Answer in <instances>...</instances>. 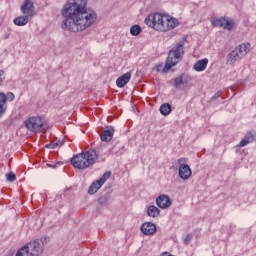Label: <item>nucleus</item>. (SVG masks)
<instances>
[{"instance_id": "nucleus-21", "label": "nucleus", "mask_w": 256, "mask_h": 256, "mask_svg": "<svg viewBox=\"0 0 256 256\" xmlns=\"http://www.w3.org/2000/svg\"><path fill=\"white\" fill-rule=\"evenodd\" d=\"M130 34L133 35V37H137V35H140L141 34V26L133 25L130 28Z\"/></svg>"}, {"instance_id": "nucleus-2", "label": "nucleus", "mask_w": 256, "mask_h": 256, "mask_svg": "<svg viewBox=\"0 0 256 256\" xmlns=\"http://www.w3.org/2000/svg\"><path fill=\"white\" fill-rule=\"evenodd\" d=\"M144 23L151 27L152 29H155V31H171V29H175L179 25V20L175 18H171V16L163 15L160 13H154L148 15Z\"/></svg>"}, {"instance_id": "nucleus-34", "label": "nucleus", "mask_w": 256, "mask_h": 256, "mask_svg": "<svg viewBox=\"0 0 256 256\" xmlns=\"http://www.w3.org/2000/svg\"><path fill=\"white\" fill-rule=\"evenodd\" d=\"M161 256H173V255L169 254V252H164Z\"/></svg>"}, {"instance_id": "nucleus-31", "label": "nucleus", "mask_w": 256, "mask_h": 256, "mask_svg": "<svg viewBox=\"0 0 256 256\" xmlns=\"http://www.w3.org/2000/svg\"><path fill=\"white\" fill-rule=\"evenodd\" d=\"M222 92L218 91L216 92L212 97H211V101H215V99H219V97H221Z\"/></svg>"}, {"instance_id": "nucleus-13", "label": "nucleus", "mask_w": 256, "mask_h": 256, "mask_svg": "<svg viewBox=\"0 0 256 256\" xmlns=\"http://www.w3.org/2000/svg\"><path fill=\"white\" fill-rule=\"evenodd\" d=\"M114 134H115V128L113 126H108L106 127V130H104L100 135V139L101 141L109 143V141L113 139Z\"/></svg>"}, {"instance_id": "nucleus-23", "label": "nucleus", "mask_w": 256, "mask_h": 256, "mask_svg": "<svg viewBox=\"0 0 256 256\" xmlns=\"http://www.w3.org/2000/svg\"><path fill=\"white\" fill-rule=\"evenodd\" d=\"M233 27H235V22H233L231 20H226L224 29H226L227 31H233Z\"/></svg>"}, {"instance_id": "nucleus-25", "label": "nucleus", "mask_w": 256, "mask_h": 256, "mask_svg": "<svg viewBox=\"0 0 256 256\" xmlns=\"http://www.w3.org/2000/svg\"><path fill=\"white\" fill-rule=\"evenodd\" d=\"M59 147V142L52 141L45 145L46 149H57Z\"/></svg>"}, {"instance_id": "nucleus-9", "label": "nucleus", "mask_w": 256, "mask_h": 256, "mask_svg": "<svg viewBox=\"0 0 256 256\" xmlns=\"http://www.w3.org/2000/svg\"><path fill=\"white\" fill-rule=\"evenodd\" d=\"M192 174L193 172L191 171L189 164H181L179 166L178 175L180 179H183V181H187Z\"/></svg>"}, {"instance_id": "nucleus-33", "label": "nucleus", "mask_w": 256, "mask_h": 256, "mask_svg": "<svg viewBox=\"0 0 256 256\" xmlns=\"http://www.w3.org/2000/svg\"><path fill=\"white\" fill-rule=\"evenodd\" d=\"M186 161H187V158H179L178 159L179 167H181V165H184L183 163H185Z\"/></svg>"}, {"instance_id": "nucleus-14", "label": "nucleus", "mask_w": 256, "mask_h": 256, "mask_svg": "<svg viewBox=\"0 0 256 256\" xmlns=\"http://www.w3.org/2000/svg\"><path fill=\"white\" fill-rule=\"evenodd\" d=\"M131 81V72H127L123 74L122 76L118 77L116 80V85L119 87V89H123L127 83Z\"/></svg>"}, {"instance_id": "nucleus-28", "label": "nucleus", "mask_w": 256, "mask_h": 256, "mask_svg": "<svg viewBox=\"0 0 256 256\" xmlns=\"http://www.w3.org/2000/svg\"><path fill=\"white\" fill-rule=\"evenodd\" d=\"M107 201H108V199H107L106 196H102V197H100V198L98 199L99 205H107Z\"/></svg>"}, {"instance_id": "nucleus-27", "label": "nucleus", "mask_w": 256, "mask_h": 256, "mask_svg": "<svg viewBox=\"0 0 256 256\" xmlns=\"http://www.w3.org/2000/svg\"><path fill=\"white\" fill-rule=\"evenodd\" d=\"M192 240H193V235L191 234L186 235V237L183 239L185 245H189V243H191Z\"/></svg>"}, {"instance_id": "nucleus-11", "label": "nucleus", "mask_w": 256, "mask_h": 256, "mask_svg": "<svg viewBox=\"0 0 256 256\" xmlns=\"http://www.w3.org/2000/svg\"><path fill=\"white\" fill-rule=\"evenodd\" d=\"M141 232L144 235H155L157 232V225L153 222H145L141 225Z\"/></svg>"}, {"instance_id": "nucleus-26", "label": "nucleus", "mask_w": 256, "mask_h": 256, "mask_svg": "<svg viewBox=\"0 0 256 256\" xmlns=\"http://www.w3.org/2000/svg\"><path fill=\"white\" fill-rule=\"evenodd\" d=\"M6 177H7V181H9L10 183H13V181L17 179V176L12 172L8 173Z\"/></svg>"}, {"instance_id": "nucleus-32", "label": "nucleus", "mask_w": 256, "mask_h": 256, "mask_svg": "<svg viewBox=\"0 0 256 256\" xmlns=\"http://www.w3.org/2000/svg\"><path fill=\"white\" fill-rule=\"evenodd\" d=\"M5 81V71L0 70V83H3Z\"/></svg>"}, {"instance_id": "nucleus-22", "label": "nucleus", "mask_w": 256, "mask_h": 256, "mask_svg": "<svg viewBox=\"0 0 256 256\" xmlns=\"http://www.w3.org/2000/svg\"><path fill=\"white\" fill-rule=\"evenodd\" d=\"M184 84L185 82L183 81V75H180L174 79V87H176V89H179L181 85Z\"/></svg>"}, {"instance_id": "nucleus-29", "label": "nucleus", "mask_w": 256, "mask_h": 256, "mask_svg": "<svg viewBox=\"0 0 256 256\" xmlns=\"http://www.w3.org/2000/svg\"><path fill=\"white\" fill-rule=\"evenodd\" d=\"M6 101H15V94L12 92H9L7 95H5Z\"/></svg>"}, {"instance_id": "nucleus-16", "label": "nucleus", "mask_w": 256, "mask_h": 256, "mask_svg": "<svg viewBox=\"0 0 256 256\" xmlns=\"http://www.w3.org/2000/svg\"><path fill=\"white\" fill-rule=\"evenodd\" d=\"M33 17L25 14L24 16H18L13 20L14 25H17L18 27H23L31 21Z\"/></svg>"}, {"instance_id": "nucleus-18", "label": "nucleus", "mask_w": 256, "mask_h": 256, "mask_svg": "<svg viewBox=\"0 0 256 256\" xmlns=\"http://www.w3.org/2000/svg\"><path fill=\"white\" fill-rule=\"evenodd\" d=\"M6 103L7 96H5L4 93H0V117H3V115H5V111H7V106H5Z\"/></svg>"}, {"instance_id": "nucleus-30", "label": "nucleus", "mask_w": 256, "mask_h": 256, "mask_svg": "<svg viewBox=\"0 0 256 256\" xmlns=\"http://www.w3.org/2000/svg\"><path fill=\"white\" fill-rule=\"evenodd\" d=\"M246 145H249V142L246 140V138H243V139L240 141L238 147H246Z\"/></svg>"}, {"instance_id": "nucleus-6", "label": "nucleus", "mask_w": 256, "mask_h": 256, "mask_svg": "<svg viewBox=\"0 0 256 256\" xmlns=\"http://www.w3.org/2000/svg\"><path fill=\"white\" fill-rule=\"evenodd\" d=\"M41 253H43V246H41L39 240H34L20 248L17 251L16 256H40Z\"/></svg>"}, {"instance_id": "nucleus-1", "label": "nucleus", "mask_w": 256, "mask_h": 256, "mask_svg": "<svg viewBox=\"0 0 256 256\" xmlns=\"http://www.w3.org/2000/svg\"><path fill=\"white\" fill-rule=\"evenodd\" d=\"M62 15L65 19L61 27L71 33L85 31L97 21V12L87 9V0H69L62 9Z\"/></svg>"}, {"instance_id": "nucleus-24", "label": "nucleus", "mask_w": 256, "mask_h": 256, "mask_svg": "<svg viewBox=\"0 0 256 256\" xmlns=\"http://www.w3.org/2000/svg\"><path fill=\"white\" fill-rule=\"evenodd\" d=\"M244 139L247 140L248 143H253V141H255V136L253 133L248 132L245 136Z\"/></svg>"}, {"instance_id": "nucleus-19", "label": "nucleus", "mask_w": 256, "mask_h": 256, "mask_svg": "<svg viewBox=\"0 0 256 256\" xmlns=\"http://www.w3.org/2000/svg\"><path fill=\"white\" fill-rule=\"evenodd\" d=\"M172 111L171 104L169 103H164L160 106V113L161 115L167 116L170 115Z\"/></svg>"}, {"instance_id": "nucleus-20", "label": "nucleus", "mask_w": 256, "mask_h": 256, "mask_svg": "<svg viewBox=\"0 0 256 256\" xmlns=\"http://www.w3.org/2000/svg\"><path fill=\"white\" fill-rule=\"evenodd\" d=\"M226 22H227V19H225L224 17H220V18L212 21V25L214 27H223V29H224Z\"/></svg>"}, {"instance_id": "nucleus-15", "label": "nucleus", "mask_w": 256, "mask_h": 256, "mask_svg": "<svg viewBox=\"0 0 256 256\" xmlns=\"http://www.w3.org/2000/svg\"><path fill=\"white\" fill-rule=\"evenodd\" d=\"M207 65H209V59L204 58V59L198 60L194 64L193 69L194 71H197V73H201L202 71H205V69H207Z\"/></svg>"}, {"instance_id": "nucleus-10", "label": "nucleus", "mask_w": 256, "mask_h": 256, "mask_svg": "<svg viewBox=\"0 0 256 256\" xmlns=\"http://www.w3.org/2000/svg\"><path fill=\"white\" fill-rule=\"evenodd\" d=\"M156 205L160 209H169V206L171 205V198L165 194H162L156 198Z\"/></svg>"}, {"instance_id": "nucleus-12", "label": "nucleus", "mask_w": 256, "mask_h": 256, "mask_svg": "<svg viewBox=\"0 0 256 256\" xmlns=\"http://www.w3.org/2000/svg\"><path fill=\"white\" fill-rule=\"evenodd\" d=\"M33 1L31 0H25L23 5L20 8V11L23 13V15H28L29 17H33Z\"/></svg>"}, {"instance_id": "nucleus-17", "label": "nucleus", "mask_w": 256, "mask_h": 256, "mask_svg": "<svg viewBox=\"0 0 256 256\" xmlns=\"http://www.w3.org/2000/svg\"><path fill=\"white\" fill-rule=\"evenodd\" d=\"M148 217H159V215H161V210H159V208H157V206L155 205H151L147 208L146 211Z\"/></svg>"}, {"instance_id": "nucleus-3", "label": "nucleus", "mask_w": 256, "mask_h": 256, "mask_svg": "<svg viewBox=\"0 0 256 256\" xmlns=\"http://www.w3.org/2000/svg\"><path fill=\"white\" fill-rule=\"evenodd\" d=\"M97 159H99V152L95 149H90L72 157L71 165L72 167H75V169L84 170L91 167V165H95Z\"/></svg>"}, {"instance_id": "nucleus-5", "label": "nucleus", "mask_w": 256, "mask_h": 256, "mask_svg": "<svg viewBox=\"0 0 256 256\" xmlns=\"http://www.w3.org/2000/svg\"><path fill=\"white\" fill-rule=\"evenodd\" d=\"M247 53H249V44H240L227 55V65H235L237 61H241Z\"/></svg>"}, {"instance_id": "nucleus-7", "label": "nucleus", "mask_w": 256, "mask_h": 256, "mask_svg": "<svg viewBox=\"0 0 256 256\" xmlns=\"http://www.w3.org/2000/svg\"><path fill=\"white\" fill-rule=\"evenodd\" d=\"M43 119L39 116L31 117L25 121V127L28 131H32V133H39L43 131Z\"/></svg>"}, {"instance_id": "nucleus-8", "label": "nucleus", "mask_w": 256, "mask_h": 256, "mask_svg": "<svg viewBox=\"0 0 256 256\" xmlns=\"http://www.w3.org/2000/svg\"><path fill=\"white\" fill-rule=\"evenodd\" d=\"M109 177H111V172L104 173L100 179L91 184V186L88 188V194L95 195V193L100 190L103 185H105Z\"/></svg>"}, {"instance_id": "nucleus-4", "label": "nucleus", "mask_w": 256, "mask_h": 256, "mask_svg": "<svg viewBox=\"0 0 256 256\" xmlns=\"http://www.w3.org/2000/svg\"><path fill=\"white\" fill-rule=\"evenodd\" d=\"M187 36H184L168 53V57L165 63L164 69L169 71L172 67H175L177 63L183 61V55H185V42Z\"/></svg>"}]
</instances>
